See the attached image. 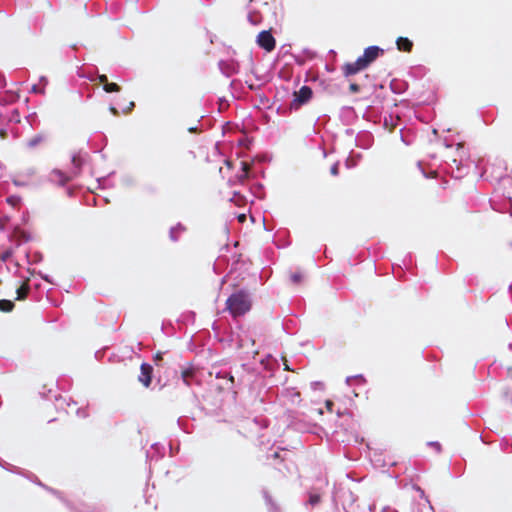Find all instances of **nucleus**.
I'll use <instances>...</instances> for the list:
<instances>
[{
	"label": "nucleus",
	"instance_id": "obj_1",
	"mask_svg": "<svg viewBox=\"0 0 512 512\" xmlns=\"http://www.w3.org/2000/svg\"><path fill=\"white\" fill-rule=\"evenodd\" d=\"M227 307L233 316H240L250 309V300L246 294L237 293L227 300Z\"/></svg>",
	"mask_w": 512,
	"mask_h": 512
},
{
	"label": "nucleus",
	"instance_id": "obj_2",
	"mask_svg": "<svg viewBox=\"0 0 512 512\" xmlns=\"http://www.w3.org/2000/svg\"><path fill=\"white\" fill-rule=\"evenodd\" d=\"M383 53V50L377 46L368 47L362 57L359 59L367 67L371 62L378 58Z\"/></svg>",
	"mask_w": 512,
	"mask_h": 512
},
{
	"label": "nucleus",
	"instance_id": "obj_3",
	"mask_svg": "<svg viewBox=\"0 0 512 512\" xmlns=\"http://www.w3.org/2000/svg\"><path fill=\"white\" fill-rule=\"evenodd\" d=\"M258 44L267 51H271L274 48L275 41L269 32L263 31L258 36Z\"/></svg>",
	"mask_w": 512,
	"mask_h": 512
},
{
	"label": "nucleus",
	"instance_id": "obj_4",
	"mask_svg": "<svg viewBox=\"0 0 512 512\" xmlns=\"http://www.w3.org/2000/svg\"><path fill=\"white\" fill-rule=\"evenodd\" d=\"M366 66L363 62L358 58L354 63H348L344 66V71L346 75H353L364 69Z\"/></svg>",
	"mask_w": 512,
	"mask_h": 512
},
{
	"label": "nucleus",
	"instance_id": "obj_5",
	"mask_svg": "<svg viewBox=\"0 0 512 512\" xmlns=\"http://www.w3.org/2000/svg\"><path fill=\"white\" fill-rule=\"evenodd\" d=\"M312 91L310 88L304 86L297 93H295V100L298 104H303L311 98Z\"/></svg>",
	"mask_w": 512,
	"mask_h": 512
},
{
	"label": "nucleus",
	"instance_id": "obj_6",
	"mask_svg": "<svg viewBox=\"0 0 512 512\" xmlns=\"http://www.w3.org/2000/svg\"><path fill=\"white\" fill-rule=\"evenodd\" d=\"M151 372H152V367L150 365H147V364H143L141 366V375L139 377V380L145 385V386H148L150 384V380H151Z\"/></svg>",
	"mask_w": 512,
	"mask_h": 512
},
{
	"label": "nucleus",
	"instance_id": "obj_7",
	"mask_svg": "<svg viewBox=\"0 0 512 512\" xmlns=\"http://www.w3.org/2000/svg\"><path fill=\"white\" fill-rule=\"evenodd\" d=\"M398 50L409 52L412 49V42L408 38L400 37L396 41Z\"/></svg>",
	"mask_w": 512,
	"mask_h": 512
},
{
	"label": "nucleus",
	"instance_id": "obj_8",
	"mask_svg": "<svg viewBox=\"0 0 512 512\" xmlns=\"http://www.w3.org/2000/svg\"><path fill=\"white\" fill-rule=\"evenodd\" d=\"M28 290H29L28 284L27 283L22 284L17 289V299L18 300H23L27 296Z\"/></svg>",
	"mask_w": 512,
	"mask_h": 512
},
{
	"label": "nucleus",
	"instance_id": "obj_9",
	"mask_svg": "<svg viewBox=\"0 0 512 512\" xmlns=\"http://www.w3.org/2000/svg\"><path fill=\"white\" fill-rule=\"evenodd\" d=\"M14 304L10 300H0V310L9 312L13 309Z\"/></svg>",
	"mask_w": 512,
	"mask_h": 512
},
{
	"label": "nucleus",
	"instance_id": "obj_10",
	"mask_svg": "<svg viewBox=\"0 0 512 512\" xmlns=\"http://www.w3.org/2000/svg\"><path fill=\"white\" fill-rule=\"evenodd\" d=\"M106 92H118L120 87L116 83H106L104 86Z\"/></svg>",
	"mask_w": 512,
	"mask_h": 512
},
{
	"label": "nucleus",
	"instance_id": "obj_11",
	"mask_svg": "<svg viewBox=\"0 0 512 512\" xmlns=\"http://www.w3.org/2000/svg\"><path fill=\"white\" fill-rule=\"evenodd\" d=\"M193 370H185L183 373H182V378L184 380V382L189 385L190 384V379L192 378L193 376Z\"/></svg>",
	"mask_w": 512,
	"mask_h": 512
},
{
	"label": "nucleus",
	"instance_id": "obj_12",
	"mask_svg": "<svg viewBox=\"0 0 512 512\" xmlns=\"http://www.w3.org/2000/svg\"><path fill=\"white\" fill-rule=\"evenodd\" d=\"M99 82L105 86L107 82V76L106 75H100L99 76Z\"/></svg>",
	"mask_w": 512,
	"mask_h": 512
},
{
	"label": "nucleus",
	"instance_id": "obj_13",
	"mask_svg": "<svg viewBox=\"0 0 512 512\" xmlns=\"http://www.w3.org/2000/svg\"><path fill=\"white\" fill-rule=\"evenodd\" d=\"M241 164H242L243 172H244V174L246 175V174H247V172H248L249 166H248V164H247V163H245V162H242Z\"/></svg>",
	"mask_w": 512,
	"mask_h": 512
},
{
	"label": "nucleus",
	"instance_id": "obj_14",
	"mask_svg": "<svg viewBox=\"0 0 512 512\" xmlns=\"http://www.w3.org/2000/svg\"><path fill=\"white\" fill-rule=\"evenodd\" d=\"M331 173L333 175H337L338 174V165L335 164L332 168H331Z\"/></svg>",
	"mask_w": 512,
	"mask_h": 512
},
{
	"label": "nucleus",
	"instance_id": "obj_15",
	"mask_svg": "<svg viewBox=\"0 0 512 512\" xmlns=\"http://www.w3.org/2000/svg\"><path fill=\"white\" fill-rule=\"evenodd\" d=\"M238 220H239L240 223H243L246 220V215L245 214H240L238 216Z\"/></svg>",
	"mask_w": 512,
	"mask_h": 512
},
{
	"label": "nucleus",
	"instance_id": "obj_16",
	"mask_svg": "<svg viewBox=\"0 0 512 512\" xmlns=\"http://www.w3.org/2000/svg\"><path fill=\"white\" fill-rule=\"evenodd\" d=\"M332 406H333L332 401L327 400V401H326V407H327V409H328V410H331Z\"/></svg>",
	"mask_w": 512,
	"mask_h": 512
},
{
	"label": "nucleus",
	"instance_id": "obj_17",
	"mask_svg": "<svg viewBox=\"0 0 512 512\" xmlns=\"http://www.w3.org/2000/svg\"><path fill=\"white\" fill-rule=\"evenodd\" d=\"M110 110H111V112H112L114 115H117V110H116V108L112 107Z\"/></svg>",
	"mask_w": 512,
	"mask_h": 512
},
{
	"label": "nucleus",
	"instance_id": "obj_18",
	"mask_svg": "<svg viewBox=\"0 0 512 512\" xmlns=\"http://www.w3.org/2000/svg\"><path fill=\"white\" fill-rule=\"evenodd\" d=\"M133 106H134V103H133V102H131V103H130L129 110H131V109L133 108Z\"/></svg>",
	"mask_w": 512,
	"mask_h": 512
}]
</instances>
